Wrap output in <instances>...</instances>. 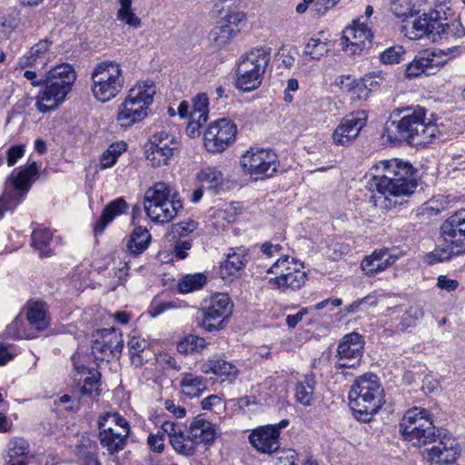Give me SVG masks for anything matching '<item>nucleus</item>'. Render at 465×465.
Segmentation results:
<instances>
[{
  "label": "nucleus",
  "mask_w": 465,
  "mask_h": 465,
  "mask_svg": "<svg viewBox=\"0 0 465 465\" xmlns=\"http://www.w3.org/2000/svg\"><path fill=\"white\" fill-rule=\"evenodd\" d=\"M373 177L369 182L371 190H377L381 194L396 197L412 194L418 182L414 177L415 169L405 161L394 158L380 161L371 169Z\"/></svg>",
  "instance_id": "1"
},
{
  "label": "nucleus",
  "mask_w": 465,
  "mask_h": 465,
  "mask_svg": "<svg viewBox=\"0 0 465 465\" xmlns=\"http://www.w3.org/2000/svg\"><path fill=\"white\" fill-rule=\"evenodd\" d=\"M413 35L411 38L427 37L434 43L451 42L465 36V28L459 19L448 21L446 11L442 6L423 12L412 22Z\"/></svg>",
  "instance_id": "2"
},
{
  "label": "nucleus",
  "mask_w": 465,
  "mask_h": 465,
  "mask_svg": "<svg viewBox=\"0 0 465 465\" xmlns=\"http://www.w3.org/2000/svg\"><path fill=\"white\" fill-rule=\"evenodd\" d=\"M350 406L354 417L369 422L384 404V391L379 378L366 373L357 378L349 392Z\"/></svg>",
  "instance_id": "3"
},
{
  "label": "nucleus",
  "mask_w": 465,
  "mask_h": 465,
  "mask_svg": "<svg viewBox=\"0 0 465 465\" xmlns=\"http://www.w3.org/2000/svg\"><path fill=\"white\" fill-rule=\"evenodd\" d=\"M441 135L431 118H400L385 124L383 136L391 143L407 141L415 146H426Z\"/></svg>",
  "instance_id": "4"
},
{
  "label": "nucleus",
  "mask_w": 465,
  "mask_h": 465,
  "mask_svg": "<svg viewBox=\"0 0 465 465\" xmlns=\"http://www.w3.org/2000/svg\"><path fill=\"white\" fill-rule=\"evenodd\" d=\"M75 79L74 69L69 64H60L51 68L45 75L44 90L38 94V111L46 114L58 107L72 90Z\"/></svg>",
  "instance_id": "5"
},
{
  "label": "nucleus",
  "mask_w": 465,
  "mask_h": 465,
  "mask_svg": "<svg viewBox=\"0 0 465 465\" xmlns=\"http://www.w3.org/2000/svg\"><path fill=\"white\" fill-rule=\"evenodd\" d=\"M143 208L151 221L164 223L178 215L183 203L174 187L164 182H157L146 190Z\"/></svg>",
  "instance_id": "6"
},
{
  "label": "nucleus",
  "mask_w": 465,
  "mask_h": 465,
  "mask_svg": "<svg viewBox=\"0 0 465 465\" xmlns=\"http://www.w3.org/2000/svg\"><path fill=\"white\" fill-rule=\"evenodd\" d=\"M443 243L426 255L428 264L465 253V209L451 215L441 226Z\"/></svg>",
  "instance_id": "7"
},
{
  "label": "nucleus",
  "mask_w": 465,
  "mask_h": 465,
  "mask_svg": "<svg viewBox=\"0 0 465 465\" xmlns=\"http://www.w3.org/2000/svg\"><path fill=\"white\" fill-rule=\"evenodd\" d=\"M271 59V48L260 46L242 56L236 71V86L243 92L258 88Z\"/></svg>",
  "instance_id": "8"
},
{
  "label": "nucleus",
  "mask_w": 465,
  "mask_h": 465,
  "mask_svg": "<svg viewBox=\"0 0 465 465\" xmlns=\"http://www.w3.org/2000/svg\"><path fill=\"white\" fill-rule=\"evenodd\" d=\"M400 431L405 440L420 447L435 441L436 428L425 409L409 410L400 423Z\"/></svg>",
  "instance_id": "9"
},
{
  "label": "nucleus",
  "mask_w": 465,
  "mask_h": 465,
  "mask_svg": "<svg viewBox=\"0 0 465 465\" xmlns=\"http://www.w3.org/2000/svg\"><path fill=\"white\" fill-rule=\"evenodd\" d=\"M37 172L36 163L33 162L17 173H11L6 181L5 190L0 197V220L6 213H12L23 201Z\"/></svg>",
  "instance_id": "10"
},
{
  "label": "nucleus",
  "mask_w": 465,
  "mask_h": 465,
  "mask_svg": "<svg viewBox=\"0 0 465 465\" xmlns=\"http://www.w3.org/2000/svg\"><path fill=\"white\" fill-rule=\"evenodd\" d=\"M93 94L101 102H106L116 96L121 91L124 77L120 64L116 62L103 61L92 73Z\"/></svg>",
  "instance_id": "11"
},
{
  "label": "nucleus",
  "mask_w": 465,
  "mask_h": 465,
  "mask_svg": "<svg viewBox=\"0 0 465 465\" xmlns=\"http://www.w3.org/2000/svg\"><path fill=\"white\" fill-rule=\"evenodd\" d=\"M155 93L153 82L138 83L129 90L127 97L119 108L117 116H147L151 113L149 106L153 102Z\"/></svg>",
  "instance_id": "12"
},
{
  "label": "nucleus",
  "mask_w": 465,
  "mask_h": 465,
  "mask_svg": "<svg viewBox=\"0 0 465 465\" xmlns=\"http://www.w3.org/2000/svg\"><path fill=\"white\" fill-rule=\"evenodd\" d=\"M92 337V353L96 360L110 361L114 358H120L124 341L119 330L98 329Z\"/></svg>",
  "instance_id": "13"
},
{
  "label": "nucleus",
  "mask_w": 465,
  "mask_h": 465,
  "mask_svg": "<svg viewBox=\"0 0 465 465\" xmlns=\"http://www.w3.org/2000/svg\"><path fill=\"white\" fill-rule=\"evenodd\" d=\"M236 133V124L230 118H218L204 133V146L210 153H222L234 142Z\"/></svg>",
  "instance_id": "14"
},
{
  "label": "nucleus",
  "mask_w": 465,
  "mask_h": 465,
  "mask_svg": "<svg viewBox=\"0 0 465 465\" xmlns=\"http://www.w3.org/2000/svg\"><path fill=\"white\" fill-rule=\"evenodd\" d=\"M289 420L283 419L276 424L255 428L248 437L250 443L260 453L271 455L278 451L281 447V431L289 425Z\"/></svg>",
  "instance_id": "15"
},
{
  "label": "nucleus",
  "mask_w": 465,
  "mask_h": 465,
  "mask_svg": "<svg viewBox=\"0 0 465 465\" xmlns=\"http://www.w3.org/2000/svg\"><path fill=\"white\" fill-rule=\"evenodd\" d=\"M242 166L250 175L272 176L276 172L277 155L266 149H250L242 157Z\"/></svg>",
  "instance_id": "16"
},
{
  "label": "nucleus",
  "mask_w": 465,
  "mask_h": 465,
  "mask_svg": "<svg viewBox=\"0 0 465 465\" xmlns=\"http://www.w3.org/2000/svg\"><path fill=\"white\" fill-rule=\"evenodd\" d=\"M232 306L227 294L217 293L212 296L209 306L203 311L202 327L207 331L223 329L225 319L232 312Z\"/></svg>",
  "instance_id": "17"
},
{
  "label": "nucleus",
  "mask_w": 465,
  "mask_h": 465,
  "mask_svg": "<svg viewBox=\"0 0 465 465\" xmlns=\"http://www.w3.org/2000/svg\"><path fill=\"white\" fill-rule=\"evenodd\" d=\"M363 348L364 341L361 334L353 331L344 335L338 344L336 368H355L362 357Z\"/></svg>",
  "instance_id": "18"
},
{
  "label": "nucleus",
  "mask_w": 465,
  "mask_h": 465,
  "mask_svg": "<svg viewBox=\"0 0 465 465\" xmlns=\"http://www.w3.org/2000/svg\"><path fill=\"white\" fill-rule=\"evenodd\" d=\"M447 53L443 51L425 50L407 64L405 75L407 78H417L422 74L430 75L443 66L446 63L444 56Z\"/></svg>",
  "instance_id": "19"
},
{
  "label": "nucleus",
  "mask_w": 465,
  "mask_h": 465,
  "mask_svg": "<svg viewBox=\"0 0 465 465\" xmlns=\"http://www.w3.org/2000/svg\"><path fill=\"white\" fill-rule=\"evenodd\" d=\"M242 12H229L218 25L211 30L208 35L210 43L216 48H223L240 31V25L244 22Z\"/></svg>",
  "instance_id": "20"
},
{
  "label": "nucleus",
  "mask_w": 465,
  "mask_h": 465,
  "mask_svg": "<svg viewBox=\"0 0 465 465\" xmlns=\"http://www.w3.org/2000/svg\"><path fill=\"white\" fill-rule=\"evenodd\" d=\"M398 259L396 249L381 248L374 251L371 255L366 256L361 267L367 276H373L394 264Z\"/></svg>",
  "instance_id": "21"
},
{
  "label": "nucleus",
  "mask_w": 465,
  "mask_h": 465,
  "mask_svg": "<svg viewBox=\"0 0 465 465\" xmlns=\"http://www.w3.org/2000/svg\"><path fill=\"white\" fill-rule=\"evenodd\" d=\"M460 453V449L456 440L451 437H444L437 445L428 451L429 460L439 465L453 463Z\"/></svg>",
  "instance_id": "22"
},
{
  "label": "nucleus",
  "mask_w": 465,
  "mask_h": 465,
  "mask_svg": "<svg viewBox=\"0 0 465 465\" xmlns=\"http://www.w3.org/2000/svg\"><path fill=\"white\" fill-rule=\"evenodd\" d=\"M367 118H342L332 134L334 143L347 146L359 135L366 125Z\"/></svg>",
  "instance_id": "23"
},
{
  "label": "nucleus",
  "mask_w": 465,
  "mask_h": 465,
  "mask_svg": "<svg viewBox=\"0 0 465 465\" xmlns=\"http://www.w3.org/2000/svg\"><path fill=\"white\" fill-rule=\"evenodd\" d=\"M190 438H192L196 447L199 443L211 445L214 442L217 436V427L200 414L194 418L190 425Z\"/></svg>",
  "instance_id": "24"
},
{
  "label": "nucleus",
  "mask_w": 465,
  "mask_h": 465,
  "mask_svg": "<svg viewBox=\"0 0 465 465\" xmlns=\"http://www.w3.org/2000/svg\"><path fill=\"white\" fill-rule=\"evenodd\" d=\"M393 315H396V319H400V322L395 325L391 324L394 332H402L407 328L415 324L416 321L423 316V311L418 305L410 306L408 310L404 311L402 306H395L393 308H388L385 316L391 317L393 321Z\"/></svg>",
  "instance_id": "25"
},
{
  "label": "nucleus",
  "mask_w": 465,
  "mask_h": 465,
  "mask_svg": "<svg viewBox=\"0 0 465 465\" xmlns=\"http://www.w3.org/2000/svg\"><path fill=\"white\" fill-rule=\"evenodd\" d=\"M280 272L281 275L271 278L269 282L274 285L281 292H286L287 290H299L307 281L306 272L296 267L287 272H284V270H280Z\"/></svg>",
  "instance_id": "26"
},
{
  "label": "nucleus",
  "mask_w": 465,
  "mask_h": 465,
  "mask_svg": "<svg viewBox=\"0 0 465 465\" xmlns=\"http://www.w3.org/2000/svg\"><path fill=\"white\" fill-rule=\"evenodd\" d=\"M26 319L29 325L35 331H45L50 326L46 303L40 301H29L26 305Z\"/></svg>",
  "instance_id": "27"
},
{
  "label": "nucleus",
  "mask_w": 465,
  "mask_h": 465,
  "mask_svg": "<svg viewBox=\"0 0 465 465\" xmlns=\"http://www.w3.org/2000/svg\"><path fill=\"white\" fill-rule=\"evenodd\" d=\"M371 36L370 32L364 28L348 26L343 31L341 36V45L343 49L349 51L351 54H359L364 49L365 40Z\"/></svg>",
  "instance_id": "28"
},
{
  "label": "nucleus",
  "mask_w": 465,
  "mask_h": 465,
  "mask_svg": "<svg viewBox=\"0 0 465 465\" xmlns=\"http://www.w3.org/2000/svg\"><path fill=\"white\" fill-rule=\"evenodd\" d=\"M196 179L213 194H218L223 188L225 179L222 170L217 166H206L201 169L197 174Z\"/></svg>",
  "instance_id": "29"
},
{
  "label": "nucleus",
  "mask_w": 465,
  "mask_h": 465,
  "mask_svg": "<svg viewBox=\"0 0 465 465\" xmlns=\"http://www.w3.org/2000/svg\"><path fill=\"white\" fill-rule=\"evenodd\" d=\"M52 42L48 39L40 40L38 43L34 45L25 54L19 57L17 65L21 69L27 67H34L36 65L38 61H41L45 64L47 54L49 53Z\"/></svg>",
  "instance_id": "30"
},
{
  "label": "nucleus",
  "mask_w": 465,
  "mask_h": 465,
  "mask_svg": "<svg viewBox=\"0 0 465 465\" xmlns=\"http://www.w3.org/2000/svg\"><path fill=\"white\" fill-rule=\"evenodd\" d=\"M53 242V233L49 228L37 227L33 230L30 245L40 258L50 257L54 254Z\"/></svg>",
  "instance_id": "31"
},
{
  "label": "nucleus",
  "mask_w": 465,
  "mask_h": 465,
  "mask_svg": "<svg viewBox=\"0 0 465 465\" xmlns=\"http://www.w3.org/2000/svg\"><path fill=\"white\" fill-rule=\"evenodd\" d=\"M130 431H118L111 430L99 432V441L102 448L105 449L110 455L116 454L123 450L127 445V439Z\"/></svg>",
  "instance_id": "32"
},
{
  "label": "nucleus",
  "mask_w": 465,
  "mask_h": 465,
  "mask_svg": "<svg viewBox=\"0 0 465 465\" xmlns=\"http://www.w3.org/2000/svg\"><path fill=\"white\" fill-rule=\"evenodd\" d=\"M75 371L76 373L74 374V380L79 383L82 381V376L86 375L83 380L84 385L82 388V393L92 398L98 397L100 395L99 373L84 365L75 366Z\"/></svg>",
  "instance_id": "33"
},
{
  "label": "nucleus",
  "mask_w": 465,
  "mask_h": 465,
  "mask_svg": "<svg viewBox=\"0 0 465 465\" xmlns=\"http://www.w3.org/2000/svg\"><path fill=\"white\" fill-rule=\"evenodd\" d=\"M247 263L245 250L241 248L231 249L224 262L221 264L223 278L235 276Z\"/></svg>",
  "instance_id": "34"
},
{
  "label": "nucleus",
  "mask_w": 465,
  "mask_h": 465,
  "mask_svg": "<svg viewBox=\"0 0 465 465\" xmlns=\"http://www.w3.org/2000/svg\"><path fill=\"white\" fill-rule=\"evenodd\" d=\"M127 203L123 198H117L109 203L103 210L99 220L94 225L95 233H102L106 226L118 215L127 210Z\"/></svg>",
  "instance_id": "35"
},
{
  "label": "nucleus",
  "mask_w": 465,
  "mask_h": 465,
  "mask_svg": "<svg viewBox=\"0 0 465 465\" xmlns=\"http://www.w3.org/2000/svg\"><path fill=\"white\" fill-rule=\"evenodd\" d=\"M96 450V443L89 438L83 437L74 447V453L80 465H100Z\"/></svg>",
  "instance_id": "36"
},
{
  "label": "nucleus",
  "mask_w": 465,
  "mask_h": 465,
  "mask_svg": "<svg viewBox=\"0 0 465 465\" xmlns=\"http://www.w3.org/2000/svg\"><path fill=\"white\" fill-rule=\"evenodd\" d=\"M180 385L184 395L190 398L200 397L207 388V380L193 373H184Z\"/></svg>",
  "instance_id": "37"
},
{
  "label": "nucleus",
  "mask_w": 465,
  "mask_h": 465,
  "mask_svg": "<svg viewBox=\"0 0 465 465\" xmlns=\"http://www.w3.org/2000/svg\"><path fill=\"white\" fill-rule=\"evenodd\" d=\"M201 370L203 373H213L218 376L236 377L238 369L232 363L223 359H210L203 363Z\"/></svg>",
  "instance_id": "38"
},
{
  "label": "nucleus",
  "mask_w": 465,
  "mask_h": 465,
  "mask_svg": "<svg viewBox=\"0 0 465 465\" xmlns=\"http://www.w3.org/2000/svg\"><path fill=\"white\" fill-rule=\"evenodd\" d=\"M150 240L151 234L149 231L145 227L137 226L130 235L127 249L131 253L138 255L147 249Z\"/></svg>",
  "instance_id": "39"
},
{
  "label": "nucleus",
  "mask_w": 465,
  "mask_h": 465,
  "mask_svg": "<svg viewBox=\"0 0 465 465\" xmlns=\"http://www.w3.org/2000/svg\"><path fill=\"white\" fill-rule=\"evenodd\" d=\"M118 430V431H130L129 422L117 412H106L101 415L98 419V430L100 431L105 430Z\"/></svg>",
  "instance_id": "40"
},
{
  "label": "nucleus",
  "mask_w": 465,
  "mask_h": 465,
  "mask_svg": "<svg viewBox=\"0 0 465 465\" xmlns=\"http://www.w3.org/2000/svg\"><path fill=\"white\" fill-rule=\"evenodd\" d=\"M340 84L351 94V100H366L371 94L361 79L352 78L351 75L341 76Z\"/></svg>",
  "instance_id": "41"
},
{
  "label": "nucleus",
  "mask_w": 465,
  "mask_h": 465,
  "mask_svg": "<svg viewBox=\"0 0 465 465\" xmlns=\"http://www.w3.org/2000/svg\"><path fill=\"white\" fill-rule=\"evenodd\" d=\"M329 39L323 37L321 32L313 35L304 47V54L310 55L312 59H320L329 52Z\"/></svg>",
  "instance_id": "42"
},
{
  "label": "nucleus",
  "mask_w": 465,
  "mask_h": 465,
  "mask_svg": "<svg viewBox=\"0 0 465 465\" xmlns=\"http://www.w3.org/2000/svg\"><path fill=\"white\" fill-rule=\"evenodd\" d=\"M145 158L153 167H160L168 164L170 159L173 156V149L164 147H154L149 143L145 146Z\"/></svg>",
  "instance_id": "43"
},
{
  "label": "nucleus",
  "mask_w": 465,
  "mask_h": 465,
  "mask_svg": "<svg viewBox=\"0 0 465 465\" xmlns=\"http://www.w3.org/2000/svg\"><path fill=\"white\" fill-rule=\"evenodd\" d=\"M315 388V380L313 375H306L304 379L299 381L295 388V396L297 401L303 405H310L312 401V395Z\"/></svg>",
  "instance_id": "44"
},
{
  "label": "nucleus",
  "mask_w": 465,
  "mask_h": 465,
  "mask_svg": "<svg viewBox=\"0 0 465 465\" xmlns=\"http://www.w3.org/2000/svg\"><path fill=\"white\" fill-rule=\"evenodd\" d=\"M206 282V277L203 273L185 275L178 283L181 293H188L202 288Z\"/></svg>",
  "instance_id": "45"
},
{
  "label": "nucleus",
  "mask_w": 465,
  "mask_h": 465,
  "mask_svg": "<svg viewBox=\"0 0 465 465\" xmlns=\"http://www.w3.org/2000/svg\"><path fill=\"white\" fill-rule=\"evenodd\" d=\"M171 445L176 452L184 456H193L195 453V446L190 434L185 437L183 432L180 435L175 436L170 440Z\"/></svg>",
  "instance_id": "46"
},
{
  "label": "nucleus",
  "mask_w": 465,
  "mask_h": 465,
  "mask_svg": "<svg viewBox=\"0 0 465 465\" xmlns=\"http://www.w3.org/2000/svg\"><path fill=\"white\" fill-rule=\"evenodd\" d=\"M23 318L17 316L5 329V335L15 339H32L35 336L25 328Z\"/></svg>",
  "instance_id": "47"
},
{
  "label": "nucleus",
  "mask_w": 465,
  "mask_h": 465,
  "mask_svg": "<svg viewBox=\"0 0 465 465\" xmlns=\"http://www.w3.org/2000/svg\"><path fill=\"white\" fill-rule=\"evenodd\" d=\"M7 457L9 462L16 457L25 456L29 452V444L24 438L15 437L8 442Z\"/></svg>",
  "instance_id": "48"
},
{
  "label": "nucleus",
  "mask_w": 465,
  "mask_h": 465,
  "mask_svg": "<svg viewBox=\"0 0 465 465\" xmlns=\"http://www.w3.org/2000/svg\"><path fill=\"white\" fill-rule=\"evenodd\" d=\"M147 143L154 147L173 149V153L174 151L178 148V143L176 142L175 137L166 134L163 131L153 134Z\"/></svg>",
  "instance_id": "49"
},
{
  "label": "nucleus",
  "mask_w": 465,
  "mask_h": 465,
  "mask_svg": "<svg viewBox=\"0 0 465 465\" xmlns=\"http://www.w3.org/2000/svg\"><path fill=\"white\" fill-rule=\"evenodd\" d=\"M405 54V50L401 45H393L380 54V61L385 64H399Z\"/></svg>",
  "instance_id": "50"
},
{
  "label": "nucleus",
  "mask_w": 465,
  "mask_h": 465,
  "mask_svg": "<svg viewBox=\"0 0 465 465\" xmlns=\"http://www.w3.org/2000/svg\"><path fill=\"white\" fill-rule=\"evenodd\" d=\"M198 226V223L193 220L183 221L172 225L170 233L173 239L184 237L193 232Z\"/></svg>",
  "instance_id": "51"
},
{
  "label": "nucleus",
  "mask_w": 465,
  "mask_h": 465,
  "mask_svg": "<svg viewBox=\"0 0 465 465\" xmlns=\"http://www.w3.org/2000/svg\"><path fill=\"white\" fill-rule=\"evenodd\" d=\"M390 10L399 18L413 15V10L409 0H391Z\"/></svg>",
  "instance_id": "52"
},
{
  "label": "nucleus",
  "mask_w": 465,
  "mask_h": 465,
  "mask_svg": "<svg viewBox=\"0 0 465 465\" xmlns=\"http://www.w3.org/2000/svg\"><path fill=\"white\" fill-rule=\"evenodd\" d=\"M193 109L194 114H199V116H208L209 98L206 94L200 93L193 98Z\"/></svg>",
  "instance_id": "53"
},
{
  "label": "nucleus",
  "mask_w": 465,
  "mask_h": 465,
  "mask_svg": "<svg viewBox=\"0 0 465 465\" xmlns=\"http://www.w3.org/2000/svg\"><path fill=\"white\" fill-rule=\"evenodd\" d=\"M378 303L377 299L373 296L368 295L362 299L354 301L352 303L345 307L347 313H356L362 310L363 306L373 307Z\"/></svg>",
  "instance_id": "54"
},
{
  "label": "nucleus",
  "mask_w": 465,
  "mask_h": 465,
  "mask_svg": "<svg viewBox=\"0 0 465 465\" xmlns=\"http://www.w3.org/2000/svg\"><path fill=\"white\" fill-rule=\"evenodd\" d=\"M117 19L134 28H139L142 25L141 19L134 13L133 9L117 11Z\"/></svg>",
  "instance_id": "55"
},
{
  "label": "nucleus",
  "mask_w": 465,
  "mask_h": 465,
  "mask_svg": "<svg viewBox=\"0 0 465 465\" xmlns=\"http://www.w3.org/2000/svg\"><path fill=\"white\" fill-rule=\"evenodd\" d=\"M312 2V11L318 15H323L328 10L335 6L340 0H308Z\"/></svg>",
  "instance_id": "56"
},
{
  "label": "nucleus",
  "mask_w": 465,
  "mask_h": 465,
  "mask_svg": "<svg viewBox=\"0 0 465 465\" xmlns=\"http://www.w3.org/2000/svg\"><path fill=\"white\" fill-rule=\"evenodd\" d=\"M164 435L161 431L153 434L151 433L148 436L147 443L150 447V450L154 452L161 453L164 448Z\"/></svg>",
  "instance_id": "57"
},
{
  "label": "nucleus",
  "mask_w": 465,
  "mask_h": 465,
  "mask_svg": "<svg viewBox=\"0 0 465 465\" xmlns=\"http://www.w3.org/2000/svg\"><path fill=\"white\" fill-rule=\"evenodd\" d=\"M25 153V145L17 144L9 147L6 151V161L8 166H14L18 159H20Z\"/></svg>",
  "instance_id": "58"
},
{
  "label": "nucleus",
  "mask_w": 465,
  "mask_h": 465,
  "mask_svg": "<svg viewBox=\"0 0 465 465\" xmlns=\"http://www.w3.org/2000/svg\"><path fill=\"white\" fill-rule=\"evenodd\" d=\"M162 430L163 435H168L170 440L183 432L182 424L171 420H166L162 424Z\"/></svg>",
  "instance_id": "59"
},
{
  "label": "nucleus",
  "mask_w": 465,
  "mask_h": 465,
  "mask_svg": "<svg viewBox=\"0 0 465 465\" xmlns=\"http://www.w3.org/2000/svg\"><path fill=\"white\" fill-rule=\"evenodd\" d=\"M291 262L288 255H283L277 259V261L269 268V273H276L281 275L280 270H284V272H290L292 268L290 267Z\"/></svg>",
  "instance_id": "60"
},
{
  "label": "nucleus",
  "mask_w": 465,
  "mask_h": 465,
  "mask_svg": "<svg viewBox=\"0 0 465 465\" xmlns=\"http://www.w3.org/2000/svg\"><path fill=\"white\" fill-rule=\"evenodd\" d=\"M207 119L208 118H203V123L201 122V118L190 120L185 129L186 134L192 138L199 136L201 134V129Z\"/></svg>",
  "instance_id": "61"
},
{
  "label": "nucleus",
  "mask_w": 465,
  "mask_h": 465,
  "mask_svg": "<svg viewBox=\"0 0 465 465\" xmlns=\"http://www.w3.org/2000/svg\"><path fill=\"white\" fill-rule=\"evenodd\" d=\"M408 113L405 116H425L426 115V109L423 107H420L419 105L413 107V106H407V107H398L396 108L392 114L400 115L401 114Z\"/></svg>",
  "instance_id": "62"
},
{
  "label": "nucleus",
  "mask_w": 465,
  "mask_h": 465,
  "mask_svg": "<svg viewBox=\"0 0 465 465\" xmlns=\"http://www.w3.org/2000/svg\"><path fill=\"white\" fill-rule=\"evenodd\" d=\"M147 346L148 342L146 340L132 337L128 341L129 354L143 353Z\"/></svg>",
  "instance_id": "63"
},
{
  "label": "nucleus",
  "mask_w": 465,
  "mask_h": 465,
  "mask_svg": "<svg viewBox=\"0 0 465 465\" xmlns=\"http://www.w3.org/2000/svg\"><path fill=\"white\" fill-rule=\"evenodd\" d=\"M298 460V454L294 450L289 449L282 451L278 457L279 465H295Z\"/></svg>",
  "instance_id": "64"
}]
</instances>
